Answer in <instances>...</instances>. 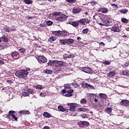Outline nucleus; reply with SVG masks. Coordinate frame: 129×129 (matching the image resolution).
<instances>
[{"instance_id":"4be33fe9","label":"nucleus","mask_w":129,"mask_h":129,"mask_svg":"<svg viewBox=\"0 0 129 129\" xmlns=\"http://www.w3.org/2000/svg\"><path fill=\"white\" fill-rule=\"evenodd\" d=\"M112 112V108L111 107H107L105 109V112L106 113H108V114H109V113H111Z\"/></svg>"},{"instance_id":"603ef678","label":"nucleus","mask_w":129,"mask_h":129,"mask_svg":"<svg viewBox=\"0 0 129 129\" xmlns=\"http://www.w3.org/2000/svg\"><path fill=\"white\" fill-rule=\"evenodd\" d=\"M67 3H69V4H74V3H76V0H66Z\"/></svg>"},{"instance_id":"0e129e2a","label":"nucleus","mask_w":129,"mask_h":129,"mask_svg":"<svg viewBox=\"0 0 129 129\" xmlns=\"http://www.w3.org/2000/svg\"><path fill=\"white\" fill-rule=\"evenodd\" d=\"M99 45H100L101 46H102L103 47H104L105 46V44L103 43V42H100L99 43Z\"/></svg>"},{"instance_id":"f8f14e48","label":"nucleus","mask_w":129,"mask_h":129,"mask_svg":"<svg viewBox=\"0 0 129 129\" xmlns=\"http://www.w3.org/2000/svg\"><path fill=\"white\" fill-rule=\"evenodd\" d=\"M97 103V106H99V107H101V106H103V105H104V102L101 98H100Z\"/></svg>"},{"instance_id":"e2e57ef3","label":"nucleus","mask_w":129,"mask_h":129,"mask_svg":"<svg viewBox=\"0 0 129 129\" xmlns=\"http://www.w3.org/2000/svg\"><path fill=\"white\" fill-rule=\"evenodd\" d=\"M12 118L15 120V121H18V117L16 116V115H14L13 117Z\"/></svg>"},{"instance_id":"338daca9","label":"nucleus","mask_w":129,"mask_h":129,"mask_svg":"<svg viewBox=\"0 0 129 129\" xmlns=\"http://www.w3.org/2000/svg\"><path fill=\"white\" fill-rule=\"evenodd\" d=\"M68 63H67L66 62H63L62 66H68Z\"/></svg>"},{"instance_id":"13d9d810","label":"nucleus","mask_w":129,"mask_h":129,"mask_svg":"<svg viewBox=\"0 0 129 129\" xmlns=\"http://www.w3.org/2000/svg\"><path fill=\"white\" fill-rule=\"evenodd\" d=\"M40 96H41V97L47 96V94H46V93H40Z\"/></svg>"},{"instance_id":"37998d69","label":"nucleus","mask_w":129,"mask_h":129,"mask_svg":"<svg viewBox=\"0 0 129 129\" xmlns=\"http://www.w3.org/2000/svg\"><path fill=\"white\" fill-rule=\"evenodd\" d=\"M103 64H104V65H110V64H111V61L106 60L103 62Z\"/></svg>"},{"instance_id":"f03ea898","label":"nucleus","mask_w":129,"mask_h":129,"mask_svg":"<svg viewBox=\"0 0 129 129\" xmlns=\"http://www.w3.org/2000/svg\"><path fill=\"white\" fill-rule=\"evenodd\" d=\"M102 22L104 24V26L106 27H109L111 26V22H110V19L107 17V16H104L103 18L101 19Z\"/></svg>"},{"instance_id":"aec40b11","label":"nucleus","mask_w":129,"mask_h":129,"mask_svg":"<svg viewBox=\"0 0 129 129\" xmlns=\"http://www.w3.org/2000/svg\"><path fill=\"white\" fill-rule=\"evenodd\" d=\"M81 12V8H74L73 9V14H79Z\"/></svg>"},{"instance_id":"dca6fc26","label":"nucleus","mask_w":129,"mask_h":129,"mask_svg":"<svg viewBox=\"0 0 129 129\" xmlns=\"http://www.w3.org/2000/svg\"><path fill=\"white\" fill-rule=\"evenodd\" d=\"M1 42H4L5 43H9V39L8 37L6 36V35H4L2 37H1Z\"/></svg>"},{"instance_id":"c756f323","label":"nucleus","mask_w":129,"mask_h":129,"mask_svg":"<svg viewBox=\"0 0 129 129\" xmlns=\"http://www.w3.org/2000/svg\"><path fill=\"white\" fill-rule=\"evenodd\" d=\"M24 2L26 5H32L33 4V1L32 0H24Z\"/></svg>"},{"instance_id":"b1692460","label":"nucleus","mask_w":129,"mask_h":129,"mask_svg":"<svg viewBox=\"0 0 129 129\" xmlns=\"http://www.w3.org/2000/svg\"><path fill=\"white\" fill-rule=\"evenodd\" d=\"M99 96L100 98H103V99H106L107 98V96L105 94L100 93L99 94Z\"/></svg>"},{"instance_id":"7c9ffc66","label":"nucleus","mask_w":129,"mask_h":129,"mask_svg":"<svg viewBox=\"0 0 129 129\" xmlns=\"http://www.w3.org/2000/svg\"><path fill=\"white\" fill-rule=\"evenodd\" d=\"M121 22L123 23V24H127V23H128V20L125 18H122L121 19Z\"/></svg>"},{"instance_id":"4d7b16f0","label":"nucleus","mask_w":129,"mask_h":129,"mask_svg":"<svg viewBox=\"0 0 129 129\" xmlns=\"http://www.w3.org/2000/svg\"><path fill=\"white\" fill-rule=\"evenodd\" d=\"M127 71V70H126L125 71H122V72H121V74H122V75H125V76H126Z\"/></svg>"},{"instance_id":"5701e85b","label":"nucleus","mask_w":129,"mask_h":129,"mask_svg":"<svg viewBox=\"0 0 129 129\" xmlns=\"http://www.w3.org/2000/svg\"><path fill=\"white\" fill-rule=\"evenodd\" d=\"M20 114H29L30 111L29 110H21L19 112Z\"/></svg>"},{"instance_id":"680f3d73","label":"nucleus","mask_w":129,"mask_h":129,"mask_svg":"<svg viewBox=\"0 0 129 129\" xmlns=\"http://www.w3.org/2000/svg\"><path fill=\"white\" fill-rule=\"evenodd\" d=\"M23 89L24 91H26V90L28 91V89H29L28 87L27 86H23Z\"/></svg>"},{"instance_id":"58836bf2","label":"nucleus","mask_w":129,"mask_h":129,"mask_svg":"<svg viewBox=\"0 0 129 129\" xmlns=\"http://www.w3.org/2000/svg\"><path fill=\"white\" fill-rule=\"evenodd\" d=\"M54 64H56V60H50L48 63V64L50 66L54 65Z\"/></svg>"},{"instance_id":"7ed1b4c3","label":"nucleus","mask_w":129,"mask_h":129,"mask_svg":"<svg viewBox=\"0 0 129 129\" xmlns=\"http://www.w3.org/2000/svg\"><path fill=\"white\" fill-rule=\"evenodd\" d=\"M67 105H68V106H70V109H68V111L70 110V111H76V107L80 106V104H76V103H67Z\"/></svg>"},{"instance_id":"69168bd1","label":"nucleus","mask_w":129,"mask_h":129,"mask_svg":"<svg viewBox=\"0 0 129 129\" xmlns=\"http://www.w3.org/2000/svg\"><path fill=\"white\" fill-rule=\"evenodd\" d=\"M6 82H7L8 83H14V82L12 80H7Z\"/></svg>"},{"instance_id":"4468645a","label":"nucleus","mask_w":129,"mask_h":129,"mask_svg":"<svg viewBox=\"0 0 129 129\" xmlns=\"http://www.w3.org/2000/svg\"><path fill=\"white\" fill-rule=\"evenodd\" d=\"M57 108L58 110L61 112H64L65 111H66V112H68V109L64 108L62 106L59 105L57 107Z\"/></svg>"},{"instance_id":"774afa93","label":"nucleus","mask_w":129,"mask_h":129,"mask_svg":"<svg viewBox=\"0 0 129 129\" xmlns=\"http://www.w3.org/2000/svg\"><path fill=\"white\" fill-rule=\"evenodd\" d=\"M67 58H73V54H69L68 56H67Z\"/></svg>"},{"instance_id":"423d86ee","label":"nucleus","mask_w":129,"mask_h":129,"mask_svg":"<svg viewBox=\"0 0 129 129\" xmlns=\"http://www.w3.org/2000/svg\"><path fill=\"white\" fill-rule=\"evenodd\" d=\"M37 60L39 63H47V58L43 55H38L37 56Z\"/></svg>"},{"instance_id":"f704fd0d","label":"nucleus","mask_w":129,"mask_h":129,"mask_svg":"<svg viewBox=\"0 0 129 129\" xmlns=\"http://www.w3.org/2000/svg\"><path fill=\"white\" fill-rule=\"evenodd\" d=\"M77 110L78 111H83L85 112V111H87V109H86V108H79Z\"/></svg>"},{"instance_id":"6e6552de","label":"nucleus","mask_w":129,"mask_h":129,"mask_svg":"<svg viewBox=\"0 0 129 129\" xmlns=\"http://www.w3.org/2000/svg\"><path fill=\"white\" fill-rule=\"evenodd\" d=\"M120 105L125 107H129V100L126 99L122 100L120 102Z\"/></svg>"},{"instance_id":"4c0bfd02","label":"nucleus","mask_w":129,"mask_h":129,"mask_svg":"<svg viewBox=\"0 0 129 129\" xmlns=\"http://www.w3.org/2000/svg\"><path fill=\"white\" fill-rule=\"evenodd\" d=\"M64 87L65 89H71V85L69 84H67L64 85Z\"/></svg>"},{"instance_id":"5fc2aeb1","label":"nucleus","mask_w":129,"mask_h":129,"mask_svg":"<svg viewBox=\"0 0 129 129\" xmlns=\"http://www.w3.org/2000/svg\"><path fill=\"white\" fill-rule=\"evenodd\" d=\"M22 94L25 96H29V93L26 92V91H23V92H22Z\"/></svg>"},{"instance_id":"a19ab883","label":"nucleus","mask_w":129,"mask_h":129,"mask_svg":"<svg viewBox=\"0 0 129 129\" xmlns=\"http://www.w3.org/2000/svg\"><path fill=\"white\" fill-rule=\"evenodd\" d=\"M14 113H16V111H15L11 110L9 111V114L12 117L15 115Z\"/></svg>"},{"instance_id":"6ab92c4d","label":"nucleus","mask_w":129,"mask_h":129,"mask_svg":"<svg viewBox=\"0 0 129 129\" xmlns=\"http://www.w3.org/2000/svg\"><path fill=\"white\" fill-rule=\"evenodd\" d=\"M43 115L44 117L47 118H50V117H52L53 116L51 115L48 112H43Z\"/></svg>"},{"instance_id":"2f4dec72","label":"nucleus","mask_w":129,"mask_h":129,"mask_svg":"<svg viewBox=\"0 0 129 129\" xmlns=\"http://www.w3.org/2000/svg\"><path fill=\"white\" fill-rule=\"evenodd\" d=\"M78 22L79 23L81 24V25H82L83 26H84V25H85V23L84 22V18L78 20Z\"/></svg>"},{"instance_id":"f3484780","label":"nucleus","mask_w":129,"mask_h":129,"mask_svg":"<svg viewBox=\"0 0 129 129\" xmlns=\"http://www.w3.org/2000/svg\"><path fill=\"white\" fill-rule=\"evenodd\" d=\"M52 35H54V36H61V34H62V31L58 30L56 31H52Z\"/></svg>"},{"instance_id":"cd10ccee","label":"nucleus","mask_w":129,"mask_h":129,"mask_svg":"<svg viewBox=\"0 0 129 129\" xmlns=\"http://www.w3.org/2000/svg\"><path fill=\"white\" fill-rule=\"evenodd\" d=\"M74 42V40L73 39L70 38L67 40V44H68V45H70L71 44H73Z\"/></svg>"},{"instance_id":"c9c22d12","label":"nucleus","mask_w":129,"mask_h":129,"mask_svg":"<svg viewBox=\"0 0 129 129\" xmlns=\"http://www.w3.org/2000/svg\"><path fill=\"white\" fill-rule=\"evenodd\" d=\"M59 43L61 44V45H66L67 41L64 39H60Z\"/></svg>"},{"instance_id":"c85d7f7f","label":"nucleus","mask_w":129,"mask_h":129,"mask_svg":"<svg viewBox=\"0 0 129 129\" xmlns=\"http://www.w3.org/2000/svg\"><path fill=\"white\" fill-rule=\"evenodd\" d=\"M43 71L45 74H52V73H53V71L51 70H45Z\"/></svg>"},{"instance_id":"9d476101","label":"nucleus","mask_w":129,"mask_h":129,"mask_svg":"<svg viewBox=\"0 0 129 129\" xmlns=\"http://www.w3.org/2000/svg\"><path fill=\"white\" fill-rule=\"evenodd\" d=\"M82 71L85 72V73H88V74H91L92 73V69L88 67H83L82 68Z\"/></svg>"},{"instance_id":"e433bc0d","label":"nucleus","mask_w":129,"mask_h":129,"mask_svg":"<svg viewBox=\"0 0 129 129\" xmlns=\"http://www.w3.org/2000/svg\"><path fill=\"white\" fill-rule=\"evenodd\" d=\"M55 64L59 65V66H63V61L55 60Z\"/></svg>"},{"instance_id":"9b49d317","label":"nucleus","mask_w":129,"mask_h":129,"mask_svg":"<svg viewBox=\"0 0 129 129\" xmlns=\"http://www.w3.org/2000/svg\"><path fill=\"white\" fill-rule=\"evenodd\" d=\"M74 92V91L73 90L71 89V90H69L68 91H67V93L68 94H66L65 95V96L66 97H71V96H73V93Z\"/></svg>"},{"instance_id":"0eeeda50","label":"nucleus","mask_w":129,"mask_h":129,"mask_svg":"<svg viewBox=\"0 0 129 129\" xmlns=\"http://www.w3.org/2000/svg\"><path fill=\"white\" fill-rule=\"evenodd\" d=\"M111 31H112V32H115L116 33H120V28H119V26H118V24H116L113 25L111 29Z\"/></svg>"},{"instance_id":"79ce46f5","label":"nucleus","mask_w":129,"mask_h":129,"mask_svg":"<svg viewBox=\"0 0 129 129\" xmlns=\"http://www.w3.org/2000/svg\"><path fill=\"white\" fill-rule=\"evenodd\" d=\"M86 102H87L86 99L85 98L82 99L80 100L81 104H85V103H86Z\"/></svg>"},{"instance_id":"09e8293b","label":"nucleus","mask_w":129,"mask_h":129,"mask_svg":"<svg viewBox=\"0 0 129 129\" xmlns=\"http://www.w3.org/2000/svg\"><path fill=\"white\" fill-rule=\"evenodd\" d=\"M29 93H30V94H34V90L31 89H28L27 91Z\"/></svg>"},{"instance_id":"412c9836","label":"nucleus","mask_w":129,"mask_h":129,"mask_svg":"<svg viewBox=\"0 0 129 129\" xmlns=\"http://www.w3.org/2000/svg\"><path fill=\"white\" fill-rule=\"evenodd\" d=\"M56 40H57V37H56L55 36H51L50 37H49L48 41V42H50V43H53V42L56 41Z\"/></svg>"},{"instance_id":"ddd939ff","label":"nucleus","mask_w":129,"mask_h":129,"mask_svg":"<svg viewBox=\"0 0 129 129\" xmlns=\"http://www.w3.org/2000/svg\"><path fill=\"white\" fill-rule=\"evenodd\" d=\"M98 12H100L101 13H103V14H106L108 13V9H107V8H101L98 10Z\"/></svg>"},{"instance_id":"de8ad7c7","label":"nucleus","mask_w":129,"mask_h":129,"mask_svg":"<svg viewBox=\"0 0 129 129\" xmlns=\"http://www.w3.org/2000/svg\"><path fill=\"white\" fill-rule=\"evenodd\" d=\"M72 85L73 86H74L76 88H79V87H80V85H79L78 83H73Z\"/></svg>"},{"instance_id":"2eb2a0df","label":"nucleus","mask_w":129,"mask_h":129,"mask_svg":"<svg viewBox=\"0 0 129 129\" xmlns=\"http://www.w3.org/2000/svg\"><path fill=\"white\" fill-rule=\"evenodd\" d=\"M70 25H71L73 26V27H74L75 28H77L79 26V23L78 22V21H73L72 22L69 23Z\"/></svg>"},{"instance_id":"49530a36","label":"nucleus","mask_w":129,"mask_h":129,"mask_svg":"<svg viewBox=\"0 0 129 129\" xmlns=\"http://www.w3.org/2000/svg\"><path fill=\"white\" fill-rule=\"evenodd\" d=\"M128 65H129V62L127 61L123 64H122L121 66L123 68H126V67H128Z\"/></svg>"},{"instance_id":"bf43d9fd","label":"nucleus","mask_w":129,"mask_h":129,"mask_svg":"<svg viewBox=\"0 0 129 129\" xmlns=\"http://www.w3.org/2000/svg\"><path fill=\"white\" fill-rule=\"evenodd\" d=\"M81 116L83 117V118H87L88 117L87 114H82L81 115Z\"/></svg>"},{"instance_id":"1a4fd4ad","label":"nucleus","mask_w":129,"mask_h":129,"mask_svg":"<svg viewBox=\"0 0 129 129\" xmlns=\"http://www.w3.org/2000/svg\"><path fill=\"white\" fill-rule=\"evenodd\" d=\"M78 125H80L81 127H86L87 125H89V122L86 121H81L78 122Z\"/></svg>"},{"instance_id":"72a5a7b5","label":"nucleus","mask_w":129,"mask_h":129,"mask_svg":"<svg viewBox=\"0 0 129 129\" xmlns=\"http://www.w3.org/2000/svg\"><path fill=\"white\" fill-rule=\"evenodd\" d=\"M61 32L62 34H61V36H62V37H67V36H69V33L64 31Z\"/></svg>"},{"instance_id":"c03bdc74","label":"nucleus","mask_w":129,"mask_h":129,"mask_svg":"<svg viewBox=\"0 0 129 129\" xmlns=\"http://www.w3.org/2000/svg\"><path fill=\"white\" fill-rule=\"evenodd\" d=\"M59 15H61V12H52V16H59Z\"/></svg>"},{"instance_id":"a18cd8bd","label":"nucleus","mask_w":129,"mask_h":129,"mask_svg":"<svg viewBox=\"0 0 129 129\" xmlns=\"http://www.w3.org/2000/svg\"><path fill=\"white\" fill-rule=\"evenodd\" d=\"M88 32H89V29L88 28H86L82 30L83 34H87Z\"/></svg>"},{"instance_id":"6e6d98bb","label":"nucleus","mask_w":129,"mask_h":129,"mask_svg":"<svg viewBox=\"0 0 129 129\" xmlns=\"http://www.w3.org/2000/svg\"><path fill=\"white\" fill-rule=\"evenodd\" d=\"M46 24L47 26H52V25H53V22L51 21H47Z\"/></svg>"},{"instance_id":"a878e982","label":"nucleus","mask_w":129,"mask_h":129,"mask_svg":"<svg viewBox=\"0 0 129 129\" xmlns=\"http://www.w3.org/2000/svg\"><path fill=\"white\" fill-rule=\"evenodd\" d=\"M95 87H96L95 85H90L89 84L87 89L95 90Z\"/></svg>"},{"instance_id":"864d4df0","label":"nucleus","mask_w":129,"mask_h":129,"mask_svg":"<svg viewBox=\"0 0 129 129\" xmlns=\"http://www.w3.org/2000/svg\"><path fill=\"white\" fill-rule=\"evenodd\" d=\"M4 30L5 32H7V33H10V32H11V30L12 29H10L9 27H5Z\"/></svg>"},{"instance_id":"20e7f679","label":"nucleus","mask_w":129,"mask_h":129,"mask_svg":"<svg viewBox=\"0 0 129 129\" xmlns=\"http://www.w3.org/2000/svg\"><path fill=\"white\" fill-rule=\"evenodd\" d=\"M90 95L91 96L90 101L91 102H95L96 104H97L99 99H100V97L98 96L95 94H90Z\"/></svg>"},{"instance_id":"473e14b6","label":"nucleus","mask_w":129,"mask_h":129,"mask_svg":"<svg viewBox=\"0 0 129 129\" xmlns=\"http://www.w3.org/2000/svg\"><path fill=\"white\" fill-rule=\"evenodd\" d=\"M127 12H128V10H127V9H121L119 11L120 13H121V14H126V13H127Z\"/></svg>"},{"instance_id":"393cba45","label":"nucleus","mask_w":129,"mask_h":129,"mask_svg":"<svg viewBox=\"0 0 129 129\" xmlns=\"http://www.w3.org/2000/svg\"><path fill=\"white\" fill-rule=\"evenodd\" d=\"M115 76V73L114 72H110L108 75V77H109V78H111V77H113V76Z\"/></svg>"},{"instance_id":"3c124183","label":"nucleus","mask_w":129,"mask_h":129,"mask_svg":"<svg viewBox=\"0 0 129 129\" xmlns=\"http://www.w3.org/2000/svg\"><path fill=\"white\" fill-rule=\"evenodd\" d=\"M111 6L113 7L114 9H115V10H117V9H118V6L116 4H111Z\"/></svg>"},{"instance_id":"8fccbe9b","label":"nucleus","mask_w":129,"mask_h":129,"mask_svg":"<svg viewBox=\"0 0 129 129\" xmlns=\"http://www.w3.org/2000/svg\"><path fill=\"white\" fill-rule=\"evenodd\" d=\"M84 21L85 24H89L90 23V20H89L88 18H84Z\"/></svg>"},{"instance_id":"052dcab7","label":"nucleus","mask_w":129,"mask_h":129,"mask_svg":"<svg viewBox=\"0 0 129 129\" xmlns=\"http://www.w3.org/2000/svg\"><path fill=\"white\" fill-rule=\"evenodd\" d=\"M36 89H39V90H41V89H43V87L42 86H37L36 87Z\"/></svg>"},{"instance_id":"39448f33","label":"nucleus","mask_w":129,"mask_h":129,"mask_svg":"<svg viewBox=\"0 0 129 129\" xmlns=\"http://www.w3.org/2000/svg\"><path fill=\"white\" fill-rule=\"evenodd\" d=\"M68 18V16H67V15L64 14H61L58 17H56L55 20L57 22H64L67 20Z\"/></svg>"},{"instance_id":"f257e3e1","label":"nucleus","mask_w":129,"mask_h":129,"mask_svg":"<svg viewBox=\"0 0 129 129\" xmlns=\"http://www.w3.org/2000/svg\"><path fill=\"white\" fill-rule=\"evenodd\" d=\"M29 72L26 70H22L19 73H15V75L18 78H26Z\"/></svg>"},{"instance_id":"bb28decb","label":"nucleus","mask_w":129,"mask_h":129,"mask_svg":"<svg viewBox=\"0 0 129 129\" xmlns=\"http://www.w3.org/2000/svg\"><path fill=\"white\" fill-rule=\"evenodd\" d=\"M18 56H19V53H18V52L16 51L12 52V53H11V56L12 57H18Z\"/></svg>"},{"instance_id":"ea45409f","label":"nucleus","mask_w":129,"mask_h":129,"mask_svg":"<svg viewBox=\"0 0 129 129\" xmlns=\"http://www.w3.org/2000/svg\"><path fill=\"white\" fill-rule=\"evenodd\" d=\"M19 52H20V53H21L22 54H25V53H26V49H25V48H21L19 49Z\"/></svg>"},{"instance_id":"a211bd4d","label":"nucleus","mask_w":129,"mask_h":129,"mask_svg":"<svg viewBox=\"0 0 129 129\" xmlns=\"http://www.w3.org/2000/svg\"><path fill=\"white\" fill-rule=\"evenodd\" d=\"M89 84H88V83H86L85 82H83L82 83H81V87H82V88L85 89V88H88V85Z\"/></svg>"}]
</instances>
